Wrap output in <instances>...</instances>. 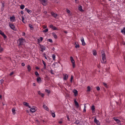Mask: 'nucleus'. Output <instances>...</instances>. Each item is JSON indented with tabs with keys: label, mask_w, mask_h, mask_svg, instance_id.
Returning <instances> with one entry per match:
<instances>
[{
	"label": "nucleus",
	"mask_w": 125,
	"mask_h": 125,
	"mask_svg": "<svg viewBox=\"0 0 125 125\" xmlns=\"http://www.w3.org/2000/svg\"><path fill=\"white\" fill-rule=\"evenodd\" d=\"M102 61H101V62L102 63L105 64L106 63V60L105 57V54L104 52V51H102Z\"/></svg>",
	"instance_id": "1"
},
{
	"label": "nucleus",
	"mask_w": 125,
	"mask_h": 125,
	"mask_svg": "<svg viewBox=\"0 0 125 125\" xmlns=\"http://www.w3.org/2000/svg\"><path fill=\"white\" fill-rule=\"evenodd\" d=\"M25 42V40L23 38L19 39L18 41V46L20 47L21 45L23 44Z\"/></svg>",
	"instance_id": "2"
},
{
	"label": "nucleus",
	"mask_w": 125,
	"mask_h": 125,
	"mask_svg": "<svg viewBox=\"0 0 125 125\" xmlns=\"http://www.w3.org/2000/svg\"><path fill=\"white\" fill-rule=\"evenodd\" d=\"M39 1L44 6H46L47 4L48 0H39Z\"/></svg>",
	"instance_id": "3"
},
{
	"label": "nucleus",
	"mask_w": 125,
	"mask_h": 125,
	"mask_svg": "<svg viewBox=\"0 0 125 125\" xmlns=\"http://www.w3.org/2000/svg\"><path fill=\"white\" fill-rule=\"evenodd\" d=\"M70 59L72 63L73 64V68L75 67V61L74 60L73 57L72 56H70Z\"/></svg>",
	"instance_id": "4"
},
{
	"label": "nucleus",
	"mask_w": 125,
	"mask_h": 125,
	"mask_svg": "<svg viewBox=\"0 0 125 125\" xmlns=\"http://www.w3.org/2000/svg\"><path fill=\"white\" fill-rule=\"evenodd\" d=\"M9 26L10 28L12 30H14L16 31V29L14 25L13 24H10Z\"/></svg>",
	"instance_id": "5"
},
{
	"label": "nucleus",
	"mask_w": 125,
	"mask_h": 125,
	"mask_svg": "<svg viewBox=\"0 0 125 125\" xmlns=\"http://www.w3.org/2000/svg\"><path fill=\"white\" fill-rule=\"evenodd\" d=\"M94 122L97 125H99L100 123L99 121L97 120L96 118H95L94 119Z\"/></svg>",
	"instance_id": "6"
},
{
	"label": "nucleus",
	"mask_w": 125,
	"mask_h": 125,
	"mask_svg": "<svg viewBox=\"0 0 125 125\" xmlns=\"http://www.w3.org/2000/svg\"><path fill=\"white\" fill-rule=\"evenodd\" d=\"M0 34H1L4 38L7 37L4 34V32H2L1 30H0Z\"/></svg>",
	"instance_id": "7"
},
{
	"label": "nucleus",
	"mask_w": 125,
	"mask_h": 125,
	"mask_svg": "<svg viewBox=\"0 0 125 125\" xmlns=\"http://www.w3.org/2000/svg\"><path fill=\"white\" fill-rule=\"evenodd\" d=\"M63 79L64 80H66L68 78V75L67 74H63Z\"/></svg>",
	"instance_id": "8"
},
{
	"label": "nucleus",
	"mask_w": 125,
	"mask_h": 125,
	"mask_svg": "<svg viewBox=\"0 0 125 125\" xmlns=\"http://www.w3.org/2000/svg\"><path fill=\"white\" fill-rule=\"evenodd\" d=\"M51 14L55 18H56L57 16V14L56 13H54L53 12H52L51 13Z\"/></svg>",
	"instance_id": "9"
},
{
	"label": "nucleus",
	"mask_w": 125,
	"mask_h": 125,
	"mask_svg": "<svg viewBox=\"0 0 125 125\" xmlns=\"http://www.w3.org/2000/svg\"><path fill=\"white\" fill-rule=\"evenodd\" d=\"M81 41L82 42V44L83 46L85 45L86 44L84 41V38L83 37L82 38Z\"/></svg>",
	"instance_id": "10"
},
{
	"label": "nucleus",
	"mask_w": 125,
	"mask_h": 125,
	"mask_svg": "<svg viewBox=\"0 0 125 125\" xmlns=\"http://www.w3.org/2000/svg\"><path fill=\"white\" fill-rule=\"evenodd\" d=\"M73 92L74 93V95L76 96L78 95V91L76 89H74L73 90Z\"/></svg>",
	"instance_id": "11"
},
{
	"label": "nucleus",
	"mask_w": 125,
	"mask_h": 125,
	"mask_svg": "<svg viewBox=\"0 0 125 125\" xmlns=\"http://www.w3.org/2000/svg\"><path fill=\"white\" fill-rule=\"evenodd\" d=\"M50 28H51L52 29L54 30H57V28L56 27L53 26L52 25H51L50 26Z\"/></svg>",
	"instance_id": "12"
},
{
	"label": "nucleus",
	"mask_w": 125,
	"mask_h": 125,
	"mask_svg": "<svg viewBox=\"0 0 125 125\" xmlns=\"http://www.w3.org/2000/svg\"><path fill=\"white\" fill-rule=\"evenodd\" d=\"M10 21L13 22L15 21V17L14 16H12L10 17Z\"/></svg>",
	"instance_id": "13"
},
{
	"label": "nucleus",
	"mask_w": 125,
	"mask_h": 125,
	"mask_svg": "<svg viewBox=\"0 0 125 125\" xmlns=\"http://www.w3.org/2000/svg\"><path fill=\"white\" fill-rule=\"evenodd\" d=\"M114 120L116 122H117V123H119L120 122V120H119L117 119L116 117H114Z\"/></svg>",
	"instance_id": "14"
},
{
	"label": "nucleus",
	"mask_w": 125,
	"mask_h": 125,
	"mask_svg": "<svg viewBox=\"0 0 125 125\" xmlns=\"http://www.w3.org/2000/svg\"><path fill=\"white\" fill-rule=\"evenodd\" d=\"M74 45H75V47L76 48H77L79 47V45L78 42H75L74 44Z\"/></svg>",
	"instance_id": "15"
},
{
	"label": "nucleus",
	"mask_w": 125,
	"mask_h": 125,
	"mask_svg": "<svg viewBox=\"0 0 125 125\" xmlns=\"http://www.w3.org/2000/svg\"><path fill=\"white\" fill-rule=\"evenodd\" d=\"M25 11H27L28 12L29 14L31 13L32 12V11L31 10L28 9L27 8H25Z\"/></svg>",
	"instance_id": "16"
},
{
	"label": "nucleus",
	"mask_w": 125,
	"mask_h": 125,
	"mask_svg": "<svg viewBox=\"0 0 125 125\" xmlns=\"http://www.w3.org/2000/svg\"><path fill=\"white\" fill-rule=\"evenodd\" d=\"M43 107L47 111H49V109L44 104L43 105Z\"/></svg>",
	"instance_id": "17"
},
{
	"label": "nucleus",
	"mask_w": 125,
	"mask_h": 125,
	"mask_svg": "<svg viewBox=\"0 0 125 125\" xmlns=\"http://www.w3.org/2000/svg\"><path fill=\"white\" fill-rule=\"evenodd\" d=\"M30 111L31 112L33 113L35 111L36 109L34 108H31L30 109Z\"/></svg>",
	"instance_id": "18"
},
{
	"label": "nucleus",
	"mask_w": 125,
	"mask_h": 125,
	"mask_svg": "<svg viewBox=\"0 0 125 125\" xmlns=\"http://www.w3.org/2000/svg\"><path fill=\"white\" fill-rule=\"evenodd\" d=\"M74 102L75 103V105L76 106L78 107H79V104L76 101L75 99L74 100Z\"/></svg>",
	"instance_id": "19"
},
{
	"label": "nucleus",
	"mask_w": 125,
	"mask_h": 125,
	"mask_svg": "<svg viewBox=\"0 0 125 125\" xmlns=\"http://www.w3.org/2000/svg\"><path fill=\"white\" fill-rule=\"evenodd\" d=\"M51 113L53 117H55V114L54 112H52V111H51Z\"/></svg>",
	"instance_id": "20"
},
{
	"label": "nucleus",
	"mask_w": 125,
	"mask_h": 125,
	"mask_svg": "<svg viewBox=\"0 0 125 125\" xmlns=\"http://www.w3.org/2000/svg\"><path fill=\"white\" fill-rule=\"evenodd\" d=\"M42 62L43 63L44 65L43 69H46V66L45 62L43 60H42Z\"/></svg>",
	"instance_id": "21"
},
{
	"label": "nucleus",
	"mask_w": 125,
	"mask_h": 125,
	"mask_svg": "<svg viewBox=\"0 0 125 125\" xmlns=\"http://www.w3.org/2000/svg\"><path fill=\"white\" fill-rule=\"evenodd\" d=\"M52 35L55 38H57V35L55 34V33L54 32H53L52 33Z\"/></svg>",
	"instance_id": "22"
},
{
	"label": "nucleus",
	"mask_w": 125,
	"mask_h": 125,
	"mask_svg": "<svg viewBox=\"0 0 125 125\" xmlns=\"http://www.w3.org/2000/svg\"><path fill=\"white\" fill-rule=\"evenodd\" d=\"M93 55L94 56H96V55L97 53L96 51L95 50H93Z\"/></svg>",
	"instance_id": "23"
},
{
	"label": "nucleus",
	"mask_w": 125,
	"mask_h": 125,
	"mask_svg": "<svg viewBox=\"0 0 125 125\" xmlns=\"http://www.w3.org/2000/svg\"><path fill=\"white\" fill-rule=\"evenodd\" d=\"M27 68L28 69V71L30 72L31 70V68L30 66L29 65H28L27 66Z\"/></svg>",
	"instance_id": "24"
},
{
	"label": "nucleus",
	"mask_w": 125,
	"mask_h": 125,
	"mask_svg": "<svg viewBox=\"0 0 125 125\" xmlns=\"http://www.w3.org/2000/svg\"><path fill=\"white\" fill-rule=\"evenodd\" d=\"M37 80L38 82H40L41 81V78L40 77H39L37 78Z\"/></svg>",
	"instance_id": "25"
},
{
	"label": "nucleus",
	"mask_w": 125,
	"mask_h": 125,
	"mask_svg": "<svg viewBox=\"0 0 125 125\" xmlns=\"http://www.w3.org/2000/svg\"><path fill=\"white\" fill-rule=\"evenodd\" d=\"M78 9L80 11H83L82 9V7L81 6H80L79 7Z\"/></svg>",
	"instance_id": "26"
},
{
	"label": "nucleus",
	"mask_w": 125,
	"mask_h": 125,
	"mask_svg": "<svg viewBox=\"0 0 125 125\" xmlns=\"http://www.w3.org/2000/svg\"><path fill=\"white\" fill-rule=\"evenodd\" d=\"M23 104L24 105H25L26 106H28L29 104L26 102H24L23 103Z\"/></svg>",
	"instance_id": "27"
},
{
	"label": "nucleus",
	"mask_w": 125,
	"mask_h": 125,
	"mask_svg": "<svg viewBox=\"0 0 125 125\" xmlns=\"http://www.w3.org/2000/svg\"><path fill=\"white\" fill-rule=\"evenodd\" d=\"M12 113H13V115H15V109H14V108H13L12 109Z\"/></svg>",
	"instance_id": "28"
},
{
	"label": "nucleus",
	"mask_w": 125,
	"mask_h": 125,
	"mask_svg": "<svg viewBox=\"0 0 125 125\" xmlns=\"http://www.w3.org/2000/svg\"><path fill=\"white\" fill-rule=\"evenodd\" d=\"M91 108L93 111H94L95 109L94 106V105H92L91 107Z\"/></svg>",
	"instance_id": "29"
},
{
	"label": "nucleus",
	"mask_w": 125,
	"mask_h": 125,
	"mask_svg": "<svg viewBox=\"0 0 125 125\" xmlns=\"http://www.w3.org/2000/svg\"><path fill=\"white\" fill-rule=\"evenodd\" d=\"M52 57L53 58V60H54L55 59V55L54 54H53L52 55Z\"/></svg>",
	"instance_id": "30"
},
{
	"label": "nucleus",
	"mask_w": 125,
	"mask_h": 125,
	"mask_svg": "<svg viewBox=\"0 0 125 125\" xmlns=\"http://www.w3.org/2000/svg\"><path fill=\"white\" fill-rule=\"evenodd\" d=\"M80 123V121L79 120H77L75 122V123L76 124H78Z\"/></svg>",
	"instance_id": "31"
},
{
	"label": "nucleus",
	"mask_w": 125,
	"mask_h": 125,
	"mask_svg": "<svg viewBox=\"0 0 125 125\" xmlns=\"http://www.w3.org/2000/svg\"><path fill=\"white\" fill-rule=\"evenodd\" d=\"M25 7V6L24 5H22L20 6V8L21 9H23Z\"/></svg>",
	"instance_id": "32"
},
{
	"label": "nucleus",
	"mask_w": 125,
	"mask_h": 125,
	"mask_svg": "<svg viewBox=\"0 0 125 125\" xmlns=\"http://www.w3.org/2000/svg\"><path fill=\"white\" fill-rule=\"evenodd\" d=\"M47 41L50 42L51 43L52 42V39H48L47 40Z\"/></svg>",
	"instance_id": "33"
},
{
	"label": "nucleus",
	"mask_w": 125,
	"mask_h": 125,
	"mask_svg": "<svg viewBox=\"0 0 125 125\" xmlns=\"http://www.w3.org/2000/svg\"><path fill=\"white\" fill-rule=\"evenodd\" d=\"M121 32L122 33H125V28H124L123 30L121 31Z\"/></svg>",
	"instance_id": "34"
},
{
	"label": "nucleus",
	"mask_w": 125,
	"mask_h": 125,
	"mask_svg": "<svg viewBox=\"0 0 125 125\" xmlns=\"http://www.w3.org/2000/svg\"><path fill=\"white\" fill-rule=\"evenodd\" d=\"M87 91H90V86H88L87 87Z\"/></svg>",
	"instance_id": "35"
},
{
	"label": "nucleus",
	"mask_w": 125,
	"mask_h": 125,
	"mask_svg": "<svg viewBox=\"0 0 125 125\" xmlns=\"http://www.w3.org/2000/svg\"><path fill=\"white\" fill-rule=\"evenodd\" d=\"M45 92L49 94L50 93V91L49 90H48L47 89H46L45 90Z\"/></svg>",
	"instance_id": "36"
},
{
	"label": "nucleus",
	"mask_w": 125,
	"mask_h": 125,
	"mask_svg": "<svg viewBox=\"0 0 125 125\" xmlns=\"http://www.w3.org/2000/svg\"><path fill=\"white\" fill-rule=\"evenodd\" d=\"M29 26L31 29H33V27L32 25L31 24H29Z\"/></svg>",
	"instance_id": "37"
},
{
	"label": "nucleus",
	"mask_w": 125,
	"mask_h": 125,
	"mask_svg": "<svg viewBox=\"0 0 125 125\" xmlns=\"http://www.w3.org/2000/svg\"><path fill=\"white\" fill-rule=\"evenodd\" d=\"M103 84L104 85V86L106 87L107 88V84L104 82L103 83Z\"/></svg>",
	"instance_id": "38"
},
{
	"label": "nucleus",
	"mask_w": 125,
	"mask_h": 125,
	"mask_svg": "<svg viewBox=\"0 0 125 125\" xmlns=\"http://www.w3.org/2000/svg\"><path fill=\"white\" fill-rule=\"evenodd\" d=\"M48 31V29H45V30H43V31L44 32H47Z\"/></svg>",
	"instance_id": "39"
},
{
	"label": "nucleus",
	"mask_w": 125,
	"mask_h": 125,
	"mask_svg": "<svg viewBox=\"0 0 125 125\" xmlns=\"http://www.w3.org/2000/svg\"><path fill=\"white\" fill-rule=\"evenodd\" d=\"M35 74L37 76L39 75V74L37 71H36L35 72Z\"/></svg>",
	"instance_id": "40"
},
{
	"label": "nucleus",
	"mask_w": 125,
	"mask_h": 125,
	"mask_svg": "<svg viewBox=\"0 0 125 125\" xmlns=\"http://www.w3.org/2000/svg\"><path fill=\"white\" fill-rule=\"evenodd\" d=\"M73 79V78L72 75L71 78V80H70V82H72V80Z\"/></svg>",
	"instance_id": "41"
},
{
	"label": "nucleus",
	"mask_w": 125,
	"mask_h": 125,
	"mask_svg": "<svg viewBox=\"0 0 125 125\" xmlns=\"http://www.w3.org/2000/svg\"><path fill=\"white\" fill-rule=\"evenodd\" d=\"M22 22H23L24 23V17L23 16H22Z\"/></svg>",
	"instance_id": "42"
},
{
	"label": "nucleus",
	"mask_w": 125,
	"mask_h": 125,
	"mask_svg": "<svg viewBox=\"0 0 125 125\" xmlns=\"http://www.w3.org/2000/svg\"><path fill=\"white\" fill-rule=\"evenodd\" d=\"M6 58L7 59H8L10 60L11 61V58L10 57H6Z\"/></svg>",
	"instance_id": "43"
},
{
	"label": "nucleus",
	"mask_w": 125,
	"mask_h": 125,
	"mask_svg": "<svg viewBox=\"0 0 125 125\" xmlns=\"http://www.w3.org/2000/svg\"><path fill=\"white\" fill-rule=\"evenodd\" d=\"M50 72L52 74H54V73L53 72V71L52 70H51L50 71Z\"/></svg>",
	"instance_id": "44"
},
{
	"label": "nucleus",
	"mask_w": 125,
	"mask_h": 125,
	"mask_svg": "<svg viewBox=\"0 0 125 125\" xmlns=\"http://www.w3.org/2000/svg\"><path fill=\"white\" fill-rule=\"evenodd\" d=\"M96 89L97 91H99L100 90V88L99 87H97L96 88Z\"/></svg>",
	"instance_id": "45"
},
{
	"label": "nucleus",
	"mask_w": 125,
	"mask_h": 125,
	"mask_svg": "<svg viewBox=\"0 0 125 125\" xmlns=\"http://www.w3.org/2000/svg\"><path fill=\"white\" fill-rule=\"evenodd\" d=\"M38 93L40 95H41V94L42 93L40 91H38Z\"/></svg>",
	"instance_id": "46"
},
{
	"label": "nucleus",
	"mask_w": 125,
	"mask_h": 125,
	"mask_svg": "<svg viewBox=\"0 0 125 125\" xmlns=\"http://www.w3.org/2000/svg\"><path fill=\"white\" fill-rule=\"evenodd\" d=\"M67 117L68 119V121H69L70 120V118L69 117V116H67Z\"/></svg>",
	"instance_id": "47"
},
{
	"label": "nucleus",
	"mask_w": 125,
	"mask_h": 125,
	"mask_svg": "<svg viewBox=\"0 0 125 125\" xmlns=\"http://www.w3.org/2000/svg\"><path fill=\"white\" fill-rule=\"evenodd\" d=\"M45 55H46V54H43L44 56L45 57V59H47V58L46 56Z\"/></svg>",
	"instance_id": "48"
},
{
	"label": "nucleus",
	"mask_w": 125,
	"mask_h": 125,
	"mask_svg": "<svg viewBox=\"0 0 125 125\" xmlns=\"http://www.w3.org/2000/svg\"><path fill=\"white\" fill-rule=\"evenodd\" d=\"M40 95L42 97H43L44 95V94H42V93Z\"/></svg>",
	"instance_id": "49"
},
{
	"label": "nucleus",
	"mask_w": 125,
	"mask_h": 125,
	"mask_svg": "<svg viewBox=\"0 0 125 125\" xmlns=\"http://www.w3.org/2000/svg\"><path fill=\"white\" fill-rule=\"evenodd\" d=\"M21 65L23 66H24L25 65V64L24 63H22Z\"/></svg>",
	"instance_id": "50"
},
{
	"label": "nucleus",
	"mask_w": 125,
	"mask_h": 125,
	"mask_svg": "<svg viewBox=\"0 0 125 125\" xmlns=\"http://www.w3.org/2000/svg\"><path fill=\"white\" fill-rule=\"evenodd\" d=\"M67 12L68 13H69L70 12V11L69 10L67 9Z\"/></svg>",
	"instance_id": "51"
},
{
	"label": "nucleus",
	"mask_w": 125,
	"mask_h": 125,
	"mask_svg": "<svg viewBox=\"0 0 125 125\" xmlns=\"http://www.w3.org/2000/svg\"><path fill=\"white\" fill-rule=\"evenodd\" d=\"M43 29H45L47 28V26L45 25H43Z\"/></svg>",
	"instance_id": "52"
},
{
	"label": "nucleus",
	"mask_w": 125,
	"mask_h": 125,
	"mask_svg": "<svg viewBox=\"0 0 125 125\" xmlns=\"http://www.w3.org/2000/svg\"><path fill=\"white\" fill-rule=\"evenodd\" d=\"M40 38V40H41L40 42H41L43 40V38L42 37H41Z\"/></svg>",
	"instance_id": "53"
},
{
	"label": "nucleus",
	"mask_w": 125,
	"mask_h": 125,
	"mask_svg": "<svg viewBox=\"0 0 125 125\" xmlns=\"http://www.w3.org/2000/svg\"><path fill=\"white\" fill-rule=\"evenodd\" d=\"M13 72H12L10 74V75L11 76V75H12L13 74Z\"/></svg>",
	"instance_id": "54"
},
{
	"label": "nucleus",
	"mask_w": 125,
	"mask_h": 125,
	"mask_svg": "<svg viewBox=\"0 0 125 125\" xmlns=\"http://www.w3.org/2000/svg\"><path fill=\"white\" fill-rule=\"evenodd\" d=\"M0 81L1 82V83H3V80H2V79H1V80H0Z\"/></svg>",
	"instance_id": "55"
},
{
	"label": "nucleus",
	"mask_w": 125,
	"mask_h": 125,
	"mask_svg": "<svg viewBox=\"0 0 125 125\" xmlns=\"http://www.w3.org/2000/svg\"><path fill=\"white\" fill-rule=\"evenodd\" d=\"M57 64V63H56V62H55L53 64V65H54V66H55L56 65V64Z\"/></svg>",
	"instance_id": "56"
},
{
	"label": "nucleus",
	"mask_w": 125,
	"mask_h": 125,
	"mask_svg": "<svg viewBox=\"0 0 125 125\" xmlns=\"http://www.w3.org/2000/svg\"><path fill=\"white\" fill-rule=\"evenodd\" d=\"M122 43L124 45L125 44V42H124L123 41L122 42Z\"/></svg>",
	"instance_id": "57"
},
{
	"label": "nucleus",
	"mask_w": 125,
	"mask_h": 125,
	"mask_svg": "<svg viewBox=\"0 0 125 125\" xmlns=\"http://www.w3.org/2000/svg\"><path fill=\"white\" fill-rule=\"evenodd\" d=\"M86 111V109L84 108L83 110V112H85Z\"/></svg>",
	"instance_id": "58"
},
{
	"label": "nucleus",
	"mask_w": 125,
	"mask_h": 125,
	"mask_svg": "<svg viewBox=\"0 0 125 125\" xmlns=\"http://www.w3.org/2000/svg\"><path fill=\"white\" fill-rule=\"evenodd\" d=\"M2 6L4 7V3H2Z\"/></svg>",
	"instance_id": "59"
},
{
	"label": "nucleus",
	"mask_w": 125,
	"mask_h": 125,
	"mask_svg": "<svg viewBox=\"0 0 125 125\" xmlns=\"http://www.w3.org/2000/svg\"><path fill=\"white\" fill-rule=\"evenodd\" d=\"M75 1V2L76 3H78V2L77 1V0H74Z\"/></svg>",
	"instance_id": "60"
},
{
	"label": "nucleus",
	"mask_w": 125,
	"mask_h": 125,
	"mask_svg": "<svg viewBox=\"0 0 125 125\" xmlns=\"http://www.w3.org/2000/svg\"><path fill=\"white\" fill-rule=\"evenodd\" d=\"M21 14H23V12L22 11H21Z\"/></svg>",
	"instance_id": "61"
},
{
	"label": "nucleus",
	"mask_w": 125,
	"mask_h": 125,
	"mask_svg": "<svg viewBox=\"0 0 125 125\" xmlns=\"http://www.w3.org/2000/svg\"><path fill=\"white\" fill-rule=\"evenodd\" d=\"M38 42H39V43L40 42H40L41 41H40V40L39 39H38Z\"/></svg>",
	"instance_id": "62"
},
{
	"label": "nucleus",
	"mask_w": 125,
	"mask_h": 125,
	"mask_svg": "<svg viewBox=\"0 0 125 125\" xmlns=\"http://www.w3.org/2000/svg\"><path fill=\"white\" fill-rule=\"evenodd\" d=\"M33 85L34 86H35L36 85L35 83H33Z\"/></svg>",
	"instance_id": "63"
},
{
	"label": "nucleus",
	"mask_w": 125,
	"mask_h": 125,
	"mask_svg": "<svg viewBox=\"0 0 125 125\" xmlns=\"http://www.w3.org/2000/svg\"><path fill=\"white\" fill-rule=\"evenodd\" d=\"M22 34L23 35H25V32H23Z\"/></svg>",
	"instance_id": "64"
}]
</instances>
